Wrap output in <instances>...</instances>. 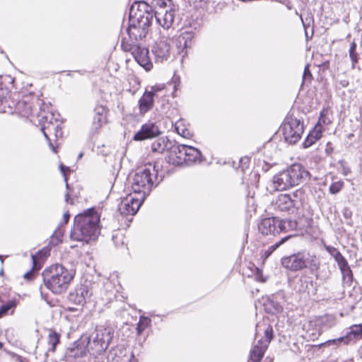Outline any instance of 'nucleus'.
Returning a JSON list of instances; mask_svg holds the SVG:
<instances>
[{
  "label": "nucleus",
  "instance_id": "f257e3e1",
  "mask_svg": "<svg viewBox=\"0 0 362 362\" xmlns=\"http://www.w3.org/2000/svg\"><path fill=\"white\" fill-rule=\"evenodd\" d=\"M153 18L152 8L144 1L134 3L129 11V24L127 29L131 43L135 42L145 37L148 27Z\"/></svg>",
  "mask_w": 362,
  "mask_h": 362
},
{
  "label": "nucleus",
  "instance_id": "f03ea898",
  "mask_svg": "<svg viewBox=\"0 0 362 362\" xmlns=\"http://www.w3.org/2000/svg\"><path fill=\"white\" fill-rule=\"evenodd\" d=\"M100 215L93 208L76 215L69 235L71 240H76L83 245V242L95 240L100 234Z\"/></svg>",
  "mask_w": 362,
  "mask_h": 362
},
{
  "label": "nucleus",
  "instance_id": "7ed1b4c3",
  "mask_svg": "<svg viewBox=\"0 0 362 362\" xmlns=\"http://www.w3.org/2000/svg\"><path fill=\"white\" fill-rule=\"evenodd\" d=\"M310 173L300 163H294L273 177V185L278 191L286 190L309 179Z\"/></svg>",
  "mask_w": 362,
  "mask_h": 362
},
{
  "label": "nucleus",
  "instance_id": "20e7f679",
  "mask_svg": "<svg viewBox=\"0 0 362 362\" xmlns=\"http://www.w3.org/2000/svg\"><path fill=\"white\" fill-rule=\"evenodd\" d=\"M158 170L156 166L148 165L144 168L138 169L134 175L132 182V189L134 193L141 194V199L149 194L154 183L156 186L160 182L157 181Z\"/></svg>",
  "mask_w": 362,
  "mask_h": 362
},
{
  "label": "nucleus",
  "instance_id": "39448f33",
  "mask_svg": "<svg viewBox=\"0 0 362 362\" xmlns=\"http://www.w3.org/2000/svg\"><path fill=\"white\" fill-rule=\"evenodd\" d=\"M283 267L291 271L298 272L308 269L310 272L317 271L320 267V260L315 255L310 252H299L281 258Z\"/></svg>",
  "mask_w": 362,
  "mask_h": 362
},
{
  "label": "nucleus",
  "instance_id": "423d86ee",
  "mask_svg": "<svg viewBox=\"0 0 362 362\" xmlns=\"http://www.w3.org/2000/svg\"><path fill=\"white\" fill-rule=\"evenodd\" d=\"M43 281L53 293H62L68 288V271L60 264H55L45 269L42 274Z\"/></svg>",
  "mask_w": 362,
  "mask_h": 362
},
{
  "label": "nucleus",
  "instance_id": "0eeeda50",
  "mask_svg": "<svg viewBox=\"0 0 362 362\" xmlns=\"http://www.w3.org/2000/svg\"><path fill=\"white\" fill-rule=\"evenodd\" d=\"M151 6L158 23L165 29L170 28L174 21L178 7L173 4L171 0H153Z\"/></svg>",
  "mask_w": 362,
  "mask_h": 362
},
{
  "label": "nucleus",
  "instance_id": "6e6552de",
  "mask_svg": "<svg viewBox=\"0 0 362 362\" xmlns=\"http://www.w3.org/2000/svg\"><path fill=\"white\" fill-rule=\"evenodd\" d=\"M38 120L41 124V130L45 137L50 141L49 135H54L57 139L62 136V131L61 122L55 117V115L52 112H40L37 115ZM49 146L56 152L54 146L51 142Z\"/></svg>",
  "mask_w": 362,
  "mask_h": 362
},
{
  "label": "nucleus",
  "instance_id": "1a4fd4ad",
  "mask_svg": "<svg viewBox=\"0 0 362 362\" xmlns=\"http://www.w3.org/2000/svg\"><path fill=\"white\" fill-rule=\"evenodd\" d=\"M303 132V123L296 117H288L283 123L284 139L289 144H296L300 139Z\"/></svg>",
  "mask_w": 362,
  "mask_h": 362
},
{
  "label": "nucleus",
  "instance_id": "9d476101",
  "mask_svg": "<svg viewBox=\"0 0 362 362\" xmlns=\"http://www.w3.org/2000/svg\"><path fill=\"white\" fill-rule=\"evenodd\" d=\"M303 195V192L300 189L291 194H281L276 200V207L281 211L294 213L301 206Z\"/></svg>",
  "mask_w": 362,
  "mask_h": 362
},
{
  "label": "nucleus",
  "instance_id": "9b49d317",
  "mask_svg": "<svg viewBox=\"0 0 362 362\" xmlns=\"http://www.w3.org/2000/svg\"><path fill=\"white\" fill-rule=\"evenodd\" d=\"M110 338L106 329H96L90 336L89 351L92 355H100L107 348Z\"/></svg>",
  "mask_w": 362,
  "mask_h": 362
},
{
  "label": "nucleus",
  "instance_id": "f8f14e48",
  "mask_svg": "<svg viewBox=\"0 0 362 362\" xmlns=\"http://www.w3.org/2000/svg\"><path fill=\"white\" fill-rule=\"evenodd\" d=\"M122 46L125 50H130L137 63L146 71H148L153 68V63L149 57L148 49L137 45H124Z\"/></svg>",
  "mask_w": 362,
  "mask_h": 362
},
{
  "label": "nucleus",
  "instance_id": "ddd939ff",
  "mask_svg": "<svg viewBox=\"0 0 362 362\" xmlns=\"http://www.w3.org/2000/svg\"><path fill=\"white\" fill-rule=\"evenodd\" d=\"M90 336L88 334H83L77 340L69 347V362L72 360L86 356L89 351V344Z\"/></svg>",
  "mask_w": 362,
  "mask_h": 362
},
{
  "label": "nucleus",
  "instance_id": "4468645a",
  "mask_svg": "<svg viewBox=\"0 0 362 362\" xmlns=\"http://www.w3.org/2000/svg\"><path fill=\"white\" fill-rule=\"evenodd\" d=\"M142 199L129 196L123 199L119 205V211L121 214L134 215L139 209Z\"/></svg>",
  "mask_w": 362,
  "mask_h": 362
},
{
  "label": "nucleus",
  "instance_id": "2eb2a0df",
  "mask_svg": "<svg viewBox=\"0 0 362 362\" xmlns=\"http://www.w3.org/2000/svg\"><path fill=\"white\" fill-rule=\"evenodd\" d=\"M158 127L154 123H146L141 126V129L134 136V140L143 141L152 139L160 134Z\"/></svg>",
  "mask_w": 362,
  "mask_h": 362
},
{
  "label": "nucleus",
  "instance_id": "dca6fc26",
  "mask_svg": "<svg viewBox=\"0 0 362 362\" xmlns=\"http://www.w3.org/2000/svg\"><path fill=\"white\" fill-rule=\"evenodd\" d=\"M94 117L90 129V133L93 136L98 134L102 125L106 122L107 110L103 105L95 107Z\"/></svg>",
  "mask_w": 362,
  "mask_h": 362
},
{
  "label": "nucleus",
  "instance_id": "f3484780",
  "mask_svg": "<svg viewBox=\"0 0 362 362\" xmlns=\"http://www.w3.org/2000/svg\"><path fill=\"white\" fill-rule=\"evenodd\" d=\"M170 47L169 44L165 41H160L156 43L152 49L155 56V60L157 63H163L170 57Z\"/></svg>",
  "mask_w": 362,
  "mask_h": 362
},
{
  "label": "nucleus",
  "instance_id": "a211bd4d",
  "mask_svg": "<svg viewBox=\"0 0 362 362\" xmlns=\"http://www.w3.org/2000/svg\"><path fill=\"white\" fill-rule=\"evenodd\" d=\"M276 218H266L262 220L258 225L259 231L265 235L278 234Z\"/></svg>",
  "mask_w": 362,
  "mask_h": 362
},
{
  "label": "nucleus",
  "instance_id": "6ab92c4d",
  "mask_svg": "<svg viewBox=\"0 0 362 362\" xmlns=\"http://www.w3.org/2000/svg\"><path fill=\"white\" fill-rule=\"evenodd\" d=\"M90 296L91 292L88 285L81 284L76 288L74 293H69V301H72L76 305H81L85 302L86 298Z\"/></svg>",
  "mask_w": 362,
  "mask_h": 362
},
{
  "label": "nucleus",
  "instance_id": "aec40b11",
  "mask_svg": "<svg viewBox=\"0 0 362 362\" xmlns=\"http://www.w3.org/2000/svg\"><path fill=\"white\" fill-rule=\"evenodd\" d=\"M154 93L146 90L139 100V109L141 115H144L153 107Z\"/></svg>",
  "mask_w": 362,
  "mask_h": 362
},
{
  "label": "nucleus",
  "instance_id": "412c9836",
  "mask_svg": "<svg viewBox=\"0 0 362 362\" xmlns=\"http://www.w3.org/2000/svg\"><path fill=\"white\" fill-rule=\"evenodd\" d=\"M50 247L49 246L43 247L35 255H31L33 269L38 271L41 269L45 260L49 255Z\"/></svg>",
  "mask_w": 362,
  "mask_h": 362
},
{
  "label": "nucleus",
  "instance_id": "4be33fe9",
  "mask_svg": "<svg viewBox=\"0 0 362 362\" xmlns=\"http://www.w3.org/2000/svg\"><path fill=\"white\" fill-rule=\"evenodd\" d=\"M362 337V324L354 325L350 327V331L347 332L346 335L338 338V341L349 344L353 339Z\"/></svg>",
  "mask_w": 362,
  "mask_h": 362
},
{
  "label": "nucleus",
  "instance_id": "5701e85b",
  "mask_svg": "<svg viewBox=\"0 0 362 362\" xmlns=\"http://www.w3.org/2000/svg\"><path fill=\"white\" fill-rule=\"evenodd\" d=\"M267 347V345L262 342V339L259 340L250 351V360L252 362H260Z\"/></svg>",
  "mask_w": 362,
  "mask_h": 362
},
{
  "label": "nucleus",
  "instance_id": "b1692460",
  "mask_svg": "<svg viewBox=\"0 0 362 362\" xmlns=\"http://www.w3.org/2000/svg\"><path fill=\"white\" fill-rule=\"evenodd\" d=\"M184 153H185V157L183 161L187 165H191L201 160L202 153L199 149L194 147L187 145Z\"/></svg>",
  "mask_w": 362,
  "mask_h": 362
},
{
  "label": "nucleus",
  "instance_id": "393cba45",
  "mask_svg": "<svg viewBox=\"0 0 362 362\" xmlns=\"http://www.w3.org/2000/svg\"><path fill=\"white\" fill-rule=\"evenodd\" d=\"M171 144L167 137H160L153 142L151 150L154 153H163L165 150L170 148Z\"/></svg>",
  "mask_w": 362,
  "mask_h": 362
},
{
  "label": "nucleus",
  "instance_id": "a878e982",
  "mask_svg": "<svg viewBox=\"0 0 362 362\" xmlns=\"http://www.w3.org/2000/svg\"><path fill=\"white\" fill-rule=\"evenodd\" d=\"M276 226H278V234L280 233H286L290 230H293L297 227L296 221L290 219H279L276 218Z\"/></svg>",
  "mask_w": 362,
  "mask_h": 362
},
{
  "label": "nucleus",
  "instance_id": "bb28decb",
  "mask_svg": "<svg viewBox=\"0 0 362 362\" xmlns=\"http://www.w3.org/2000/svg\"><path fill=\"white\" fill-rule=\"evenodd\" d=\"M65 229L63 225L59 226L51 236L49 245L56 246L62 242Z\"/></svg>",
  "mask_w": 362,
  "mask_h": 362
},
{
  "label": "nucleus",
  "instance_id": "cd10ccee",
  "mask_svg": "<svg viewBox=\"0 0 362 362\" xmlns=\"http://www.w3.org/2000/svg\"><path fill=\"white\" fill-rule=\"evenodd\" d=\"M265 310L272 314L281 313L283 310L281 305L274 299H268L264 303Z\"/></svg>",
  "mask_w": 362,
  "mask_h": 362
},
{
  "label": "nucleus",
  "instance_id": "c85d7f7f",
  "mask_svg": "<svg viewBox=\"0 0 362 362\" xmlns=\"http://www.w3.org/2000/svg\"><path fill=\"white\" fill-rule=\"evenodd\" d=\"M16 109L23 117H28L33 112L32 105L25 100L18 101L16 105Z\"/></svg>",
  "mask_w": 362,
  "mask_h": 362
},
{
  "label": "nucleus",
  "instance_id": "c756f323",
  "mask_svg": "<svg viewBox=\"0 0 362 362\" xmlns=\"http://www.w3.org/2000/svg\"><path fill=\"white\" fill-rule=\"evenodd\" d=\"M322 136L320 132L317 130H313L310 132L306 139H305L303 145L304 148H308L319 140Z\"/></svg>",
  "mask_w": 362,
  "mask_h": 362
},
{
  "label": "nucleus",
  "instance_id": "7c9ffc66",
  "mask_svg": "<svg viewBox=\"0 0 362 362\" xmlns=\"http://www.w3.org/2000/svg\"><path fill=\"white\" fill-rule=\"evenodd\" d=\"M187 145L185 144H171L170 150L172 153H174L177 158L180 160H183L185 157V153H184L187 148Z\"/></svg>",
  "mask_w": 362,
  "mask_h": 362
},
{
  "label": "nucleus",
  "instance_id": "2f4dec72",
  "mask_svg": "<svg viewBox=\"0 0 362 362\" xmlns=\"http://www.w3.org/2000/svg\"><path fill=\"white\" fill-rule=\"evenodd\" d=\"M339 269L341 272L343 280L350 286L353 281V273L350 267L347 264L344 267L339 268Z\"/></svg>",
  "mask_w": 362,
  "mask_h": 362
},
{
  "label": "nucleus",
  "instance_id": "473e14b6",
  "mask_svg": "<svg viewBox=\"0 0 362 362\" xmlns=\"http://www.w3.org/2000/svg\"><path fill=\"white\" fill-rule=\"evenodd\" d=\"M291 237V235H287V236L281 238L277 243H276L274 245L269 246L268 247V249L264 251V255H265L266 257H269L280 245L284 244Z\"/></svg>",
  "mask_w": 362,
  "mask_h": 362
},
{
  "label": "nucleus",
  "instance_id": "72a5a7b5",
  "mask_svg": "<svg viewBox=\"0 0 362 362\" xmlns=\"http://www.w3.org/2000/svg\"><path fill=\"white\" fill-rule=\"evenodd\" d=\"M349 57L351 60L352 68L354 69L356 64L358 61V53L356 52V44L354 42H351V46H350V48L349 50Z\"/></svg>",
  "mask_w": 362,
  "mask_h": 362
},
{
  "label": "nucleus",
  "instance_id": "f704fd0d",
  "mask_svg": "<svg viewBox=\"0 0 362 362\" xmlns=\"http://www.w3.org/2000/svg\"><path fill=\"white\" fill-rule=\"evenodd\" d=\"M344 182L342 180L333 182L329 187V192L332 194H338L344 187Z\"/></svg>",
  "mask_w": 362,
  "mask_h": 362
},
{
  "label": "nucleus",
  "instance_id": "c9c22d12",
  "mask_svg": "<svg viewBox=\"0 0 362 362\" xmlns=\"http://www.w3.org/2000/svg\"><path fill=\"white\" fill-rule=\"evenodd\" d=\"M16 306V300H9L0 307V312L3 316L6 315L10 310H13Z\"/></svg>",
  "mask_w": 362,
  "mask_h": 362
},
{
  "label": "nucleus",
  "instance_id": "e433bc0d",
  "mask_svg": "<svg viewBox=\"0 0 362 362\" xmlns=\"http://www.w3.org/2000/svg\"><path fill=\"white\" fill-rule=\"evenodd\" d=\"M59 169L62 174L63 175L64 180L65 182V186L67 189L66 192L64 194V200L66 203H68V167L63 164H60Z\"/></svg>",
  "mask_w": 362,
  "mask_h": 362
},
{
  "label": "nucleus",
  "instance_id": "4c0bfd02",
  "mask_svg": "<svg viewBox=\"0 0 362 362\" xmlns=\"http://www.w3.org/2000/svg\"><path fill=\"white\" fill-rule=\"evenodd\" d=\"M48 338V342L52 345V350L54 351L56 348V346L59 342V335L54 331L50 330Z\"/></svg>",
  "mask_w": 362,
  "mask_h": 362
},
{
  "label": "nucleus",
  "instance_id": "58836bf2",
  "mask_svg": "<svg viewBox=\"0 0 362 362\" xmlns=\"http://www.w3.org/2000/svg\"><path fill=\"white\" fill-rule=\"evenodd\" d=\"M10 91L6 88L0 87V112L3 110L1 106L7 103Z\"/></svg>",
  "mask_w": 362,
  "mask_h": 362
},
{
  "label": "nucleus",
  "instance_id": "ea45409f",
  "mask_svg": "<svg viewBox=\"0 0 362 362\" xmlns=\"http://www.w3.org/2000/svg\"><path fill=\"white\" fill-rule=\"evenodd\" d=\"M264 337L266 339L264 340H262V342L268 346V344L273 339V329L272 327L268 326L264 330Z\"/></svg>",
  "mask_w": 362,
  "mask_h": 362
},
{
  "label": "nucleus",
  "instance_id": "a19ab883",
  "mask_svg": "<svg viewBox=\"0 0 362 362\" xmlns=\"http://www.w3.org/2000/svg\"><path fill=\"white\" fill-rule=\"evenodd\" d=\"M335 261L337 262L339 268L344 267L348 264L346 259L342 255H340Z\"/></svg>",
  "mask_w": 362,
  "mask_h": 362
},
{
  "label": "nucleus",
  "instance_id": "79ce46f5",
  "mask_svg": "<svg viewBox=\"0 0 362 362\" xmlns=\"http://www.w3.org/2000/svg\"><path fill=\"white\" fill-rule=\"evenodd\" d=\"M303 81L304 80H306L307 78H312V74L310 71V69H309V65H306L305 69H304V72H303Z\"/></svg>",
  "mask_w": 362,
  "mask_h": 362
},
{
  "label": "nucleus",
  "instance_id": "37998d69",
  "mask_svg": "<svg viewBox=\"0 0 362 362\" xmlns=\"http://www.w3.org/2000/svg\"><path fill=\"white\" fill-rule=\"evenodd\" d=\"M319 122H322V123H323L325 124L329 123V120L327 119V118L326 117L325 110H323L320 112V119H319Z\"/></svg>",
  "mask_w": 362,
  "mask_h": 362
},
{
  "label": "nucleus",
  "instance_id": "c03bdc74",
  "mask_svg": "<svg viewBox=\"0 0 362 362\" xmlns=\"http://www.w3.org/2000/svg\"><path fill=\"white\" fill-rule=\"evenodd\" d=\"M37 272L36 270L33 269V267L32 268V269L28 272H26L25 274H24V278L27 280H32L33 279V276H34V274H35V272Z\"/></svg>",
  "mask_w": 362,
  "mask_h": 362
},
{
  "label": "nucleus",
  "instance_id": "a18cd8bd",
  "mask_svg": "<svg viewBox=\"0 0 362 362\" xmlns=\"http://www.w3.org/2000/svg\"><path fill=\"white\" fill-rule=\"evenodd\" d=\"M325 249L332 257L334 256L335 254H337V252L339 251L336 247L329 245L326 246Z\"/></svg>",
  "mask_w": 362,
  "mask_h": 362
},
{
  "label": "nucleus",
  "instance_id": "49530a36",
  "mask_svg": "<svg viewBox=\"0 0 362 362\" xmlns=\"http://www.w3.org/2000/svg\"><path fill=\"white\" fill-rule=\"evenodd\" d=\"M63 218H64V223L65 224L68 223V211H66L64 213Z\"/></svg>",
  "mask_w": 362,
  "mask_h": 362
},
{
  "label": "nucleus",
  "instance_id": "de8ad7c7",
  "mask_svg": "<svg viewBox=\"0 0 362 362\" xmlns=\"http://www.w3.org/2000/svg\"><path fill=\"white\" fill-rule=\"evenodd\" d=\"M69 281H70L71 279H73L74 276H75V272H73L72 270H69Z\"/></svg>",
  "mask_w": 362,
  "mask_h": 362
},
{
  "label": "nucleus",
  "instance_id": "09e8293b",
  "mask_svg": "<svg viewBox=\"0 0 362 362\" xmlns=\"http://www.w3.org/2000/svg\"><path fill=\"white\" fill-rule=\"evenodd\" d=\"M160 89L158 88H156L155 86H152L151 87V90H153V92L154 93V97L156 95V93L157 91H158Z\"/></svg>",
  "mask_w": 362,
  "mask_h": 362
},
{
  "label": "nucleus",
  "instance_id": "8fccbe9b",
  "mask_svg": "<svg viewBox=\"0 0 362 362\" xmlns=\"http://www.w3.org/2000/svg\"><path fill=\"white\" fill-rule=\"evenodd\" d=\"M71 189L69 188V190ZM71 193L69 192V203H71V204H74V201L73 200V199L71 197Z\"/></svg>",
  "mask_w": 362,
  "mask_h": 362
},
{
  "label": "nucleus",
  "instance_id": "3c124183",
  "mask_svg": "<svg viewBox=\"0 0 362 362\" xmlns=\"http://www.w3.org/2000/svg\"><path fill=\"white\" fill-rule=\"evenodd\" d=\"M340 255H341V253L339 251H338L337 254H335V255L333 256L334 260L337 259Z\"/></svg>",
  "mask_w": 362,
  "mask_h": 362
},
{
  "label": "nucleus",
  "instance_id": "603ef678",
  "mask_svg": "<svg viewBox=\"0 0 362 362\" xmlns=\"http://www.w3.org/2000/svg\"><path fill=\"white\" fill-rule=\"evenodd\" d=\"M326 151H327V153L328 154H329V153L332 151V148H329V147H327V148H326Z\"/></svg>",
  "mask_w": 362,
  "mask_h": 362
},
{
  "label": "nucleus",
  "instance_id": "864d4df0",
  "mask_svg": "<svg viewBox=\"0 0 362 362\" xmlns=\"http://www.w3.org/2000/svg\"><path fill=\"white\" fill-rule=\"evenodd\" d=\"M83 156V152H81L78 156V159H81Z\"/></svg>",
  "mask_w": 362,
  "mask_h": 362
},
{
  "label": "nucleus",
  "instance_id": "5fc2aeb1",
  "mask_svg": "<svg viewBox=\"0 0 362 362\" xmlns=\"http://www.w3.org/2000/svg\"><path fill=\"white\" fill-rule=\"evenodd\" d=\"M0 261L1 264L4 263V256L0 255Z\"/></svg>",
  "mask_w": 362,
  "mask_h": 362
},
{
  "label": "nucleus",
  "instance_id": "6e6d98bb",
  "mask_svg": "<svg viewBox=\"0 0 362 362\" xmlns=\"http://www.w3.org/2000/svg\"><path fill=\"white\" fill-rule=\"evenodd\" d=\"M78 247V245H72V244H70V243H69V247H71V248H74V247Z\"/></svg>",
  "mask_w": 362,
  "mask_h": 362
},
{
  "label": "nucleus",
  "instance_id": "4d7b16f0",
  "mask_svg": "<svg viewBox=\"0 0 362 362\" xmlns=\"http://www.w3.org/2000/svg\"><path fill=\"white\" fill-rule=\"evenodd\" d=\"M137 330H138V332H139V334L141 332V330H142V329H141V327H140V325H138V327H137Z\"/></svg>",
  "mask_w": 362,
  "mask_h": 362
},
{
  "label": "nucleus",
  "instance_id": "13d9d810",
  "mask_svg": "<svg viewBox=\"0 0 362 362\" xmlns=\"http://www.w3.org/2000/svg\"><path fill=\"white\" fill-rule=\"evenodd\" d=\"M3 347H4V343L0 341V349H2Z\"/></svg>",
  "mask_w": 362,
  "mask_h": 362
},
{
  "label": "nucleus",
  "instance_id": "bf43d9fd",
  "mask_svg": "<svg viewBox=\"0 0 362 362\" xmlns=\"http://www.w3.org/2000/svg\"><path fill=\"white\" fill-rule=\"evenodd\" d=\"M298 291L299 292H301V291H303V288H301V287H300V288H298Z\"/></svg>",
  "mask_w": 362,
  "mask_h": 362
},
{
  "label": "nucleus",
  "instance_id": "052dcab7",
  "mask_svg": "<svg viewBox=\"0 0 362 362\" xmlns=\"http://www.w3.org/2000/svg\"><path fill=\"white\" fill-rule=\"evenodd\" d=\"M3 274H4V270L1 269L0 271V275H3Z\"/></svg>",
  "mask_w": 362,
  "mask_h": 362
},
{
  "label": "nucleus",
  "instance_id": "680f3d73",
  "mask_svg": "<svg viewBox=\"0 0 362 362\" xmlns=\"http://www.w3.org/2000/svg\"><path fill=\"white\" fill-rule=\"evenodd\" d=\"M347 84H348V82H346V83H345V82H344V83H342V85H343V86H346Z\"/></svg>",
  "mask_w": 362,
  "mask_h": 362
},
{
  "label": "nucleus",
  "instance_id": "e2e57ef3",
  "mask_svg": "<svg viewBox=\"0 0 362 362\" xmlns=\"http://www.w3.org/2000/svg\"><path fill=\"white\" fill-rule=\"evenodd\" d=\"M165 107H163V108L161 110V111H162L163 112H165Z\"/></svg>",
  "mask_w": 362,
  "mask_h": 362
},
{
  "label": "nucleus",
  "instance_id": "0e129e2a",
  "mask_svg": "<svg viewBox=\"0 0 362 362\" xmlns=\"http://www.w3.org/2000/svg\"><path fill=\"white\" fill-rule=\"evenodd\" d=\"M74 310V308H70V307H69V311H71V310Z\"/></svg>",
  "mask_w": 362,
  "mask_h": 362
},
{
  "label": "nucleus",
  "instance_id": "69168bd1",
  "mask_svg": "<svg viewBox=\"0 0 362 362\" xmlns=\"http://www.w3.org/2000/svg\"><path fill=\"white\" fill-rule=\"evenodd\" d=\"M74 170H71L70 168H69V172L70 173L71 171H73Z\"/></svg>",
  "mask_w": 362,
  "mask_h": 362
}]
</instances>
